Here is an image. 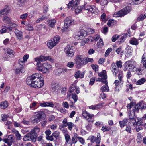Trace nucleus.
Instances as JSON below:
<instances>
[{
	"label": "nucleus",
	"instance_id": "nucleus-1",
	"mask_svg": "<svg viewBox=\"0 0 146 146\" xmlns=\"http://www.w3.org/2000/svg\"><path fill=\"white\" fill-rule=\"evenodd\" d=\"M74 60L76 67L77 68H80L84 65V56L83 55H76Z\"/></svg>",
	"mask_w": 146,
	"mask_h": 146
},
{
	"label": "nucleus",
	"instance_id": "nucleus-2",
	"mask_svg": "<svg viewBox=\"0 0 146 146\" xmlns=\"http://www.w3.org/2000/svg\"><path fill=\"white\" fill-rule=\"evenodd\" d=\"M131 11V8L129 7H127L124 8L122 10L115 13L113 15V17H117L123 16L130 12Z\"/></svg>",
	"mask_w": 146,
	"mask_h": 146
},
{
	"label": "nucleus",
	"instance_id": "nucleus-3",
	"mask_svg": "<svg viewBox=\"0 0 146 146\" xmlns=\"http://www.w3.org/2000/svg\"><path fill=\"white\" fill-rule=\"evenodd\" d=\"M75 23L74 20L70 17H67L64 21L65 27L61 29L62 32L67 31L68 27L71 25H73Z\"/></svg>",
	"mask_w": 146,
	"mask_h": 146
},
{
	"label": "nucleus",
	"instance_id": "nucleus-4",
	"mask_svg": "<svg viewBox=\"0 0 146 146\" xmlns=\"http://www.w3.org/2000/svg\"><path fill=\"white\" fill-rule=\"evenodd\" d=\"M60 39V38L59 36H56L53 38L52 39L48 41L47 43V46L49 48L51 49L58 43Z\"/></svg>",
	"mask_w": 146,
	"mask_h": 146
},
{
	"label": "nucleus",
	"instance_id": "nucleus-5",
	"mask_svg": "<svg viewBox=\"0 0 146 146\" xmlns=\"http://www.w3.org/2000/svg\"><path fill=\"white\" fill-rule=\"evenodd\" d=\"M64 52L66 56L70 58L73 56L75 52L73 47L69 45L67 46L64 48Z\"/></svg>",
	"mask_w": 146,
	"mask_h": 146
},
{
	"label": "nucleus",
	"instance_id": "nucleus-6",
	"mask_svg": "<svg viewBox=\"0 0 146 146\" xmlns=\"http://www.w3.org/2000/svg\"><path fill=\"white\" fill-rule=\"evenodd\" d=\"M84 9L87 11V14L89 16L93 13L96 11V8L94 5H90L87 4H84Z\"/></svg>",
	"mask_w": 146,
	"mask_h": 146
},
{
	"label": "nucleus",
	"instance_id": "nucleus-7",
	"mask_svg": "<svg viewBox=\"0 0 146 146\" xmlns=\"http://www.w3.org/2000/svg\"><path fill=\"white\" fill-rule=\"evenodd\" d=\"M125 67L129 71H134L136 68L137 63L135 61L129 60L125 62Z\"/></svg>",
	"mask_w": 146,
	"mask_h": 146
},
{
	"label": "nucleus",
	"instance_id": "nucleus-8",
	"mask_svg": "<svg viewBox=\"0 0 146 146\" xmlns=\"http://www.w3.org/2000/svg\"><path fill=\"white\" fill-rule=\"evenodd\" d=\"M3 141L5 143L7 144L8 146H11L12 144L14 143L15 138L13 135H10L8 136L7 138L4 139Z\"/></svg>",
	"mask_w": 146,
	"mask_h": 146
},
{
	"label": "nucleus",
	"instance_id": "nucleus-9",
	"mask_svg": "<svg viewBox=\"0 0 146 146\" xmlns=\"http://www.w3.org/2000/svg\"><path fill=\"white\" fill-rule=\"evenodd\" d=\"M39 75L37 74V73H35L33 74L31 76L28 77L26 80V82L27 84L32 86V85L33 84V80L36 79V78L40 77Z\"/></svg>",
	"mask_w": 146,
	"mask_h": 146
},
{
	"label": "nucleus",
	"instance_id": "nucleus-10",
	"mask_svg": "<svg viewBox=\"0 0 146 146\" xmlns=\"http://www.w3.org/2000/svg\"><path fill=\"white\" fill-rule=\"evenodd\" d=\"M67 119L65 118L62 121L63 126L62 127H68V129L71 131L72 130L73 128L75 126L74 123L71 122H67Z\"/></svg>",
	"mask_w": 146,
	"mask_h": 146
},
{
	"label": "nucleus",
	"instance_id": "nucleus-11",
	"mask_svg": "<svg viewBox=\"0 0 146 146\" xmlns=\"http://www.w3.org/2000/svg\"><path fill=\"white\" fill-rule=\"evenodd\" d=\"M35 139V137L34 135L29 133L24 135L23 137V140L25 141L30 140L33 141Z\"/></svg>",
	"mask_w": 146,
	"mask_h": 146
},
{
	"label": "nucleus",
	"instance_id": "nucleus-12",
	"mask_svg": "<svg viewBox=\"0 0 146 146\" xmlns=\"http://www.w3.org/2000/svg\"><path fill=\"white\" fill-rule=\"evenodd\" d=\"M79 4V1L78 0H76L74 2L72 0L70 1L67 5L68 7L69 8L72 7V9L73 7H74V8H75Z\"/></svg>",
	"mask_w": 146,
	"mask_h": 146
},
{
	"label": "nucleus",
	"instance_id": "nucleus-13",
	"mask_svg": "<svg viewBox=\"0 0 146 146\" xmlns=\"http://www.w3.org/2000/svg\"><path fill=\"white\" fill-rule=\"evenodd\" d=\"M15 33L17 39L19 41L22 40L23 38V35L22 32L16 29H15Z\"/></svg>",
	"mask_w": 146,
	"mask_h": 146
},
{
	"label": "nucleus",
	"instance_id": "nucleus-14",
	"mask_svg": "<svg viewBox=\"0 0 146 146\" xmlns=\"http://www.w3.org/2000/svg\"><path fill=\"white\" fill-rule=\"evenodd\" d=\"M110 69L113 73V75L116 76L117 73L119 71V69L118 67H117L115 63H113L112 64L111 66Z\"/></svg>",
	"mask_w": 146,
	"mask_h": 146
},
{
	"label": "nucleus",
	"instance_id": "nucleus-15",
	"mask_svg": "<svg viewBox=\"0 0 146 146\" xmlns=\"http://www.w3.org/2000/svg\"><path fill=\"white\" fill-rule=\"evenodd\" d=\"M39 104L40 106L42 107H53L54 106V104L53 103L50 102H40Z\"/></svg>",
	"mask_w": 146,
	"mask_h": 146
},
{
	"label": "nucleus",
	"instance_id": "nucleus-16",
	"mask_svg": "<svg viewBox=\"0 0 146 146\" xmlns=\"http://www.w3.org/2000/svg\"><path fill=\"white\" fill-rule=\"evenodd\" d=\"M43 67V73L46 72L49 70H52V66L47 63H45L42 64Z\"/></svg>",
	"mask_w": 146,
	"mask_h": 146
},
{
	"label": "nucleus",
	"instance_id": "nucleus-17",
	"mask_svg": "<svg viewBox=\"0 0 146 146\" xmlns=\"http://www.w3.org/2000/svg\"><path fill=\"white\" fill-rule=\"evenodd\" d=\"M40 131V129L39 128L35 127L31 131L29 132L31 134L34 135L35 137V139L36 137L37 136V133Z\"/></svg>",
	"mask_w": 146,
	"mask_h": 146
},
{
	"label": "nucleus",
	"instance_id": "nucleus-18",
	"mask_svg": "<svg viewBox=\"0 0 146 146\" xmlns=\"http://www.w3.org/2000/svg\"><path fill=\"white\" fill-rule=\"evenodd\" d=\"M82 115L84 118L86 119L87 120L89 119L92 118L94 117V115L90 114L86 111H84L83 112Z\"/></svg>",
	"mask_w": 146,
	"mask_h": 146
},
{
	"label": "nucleus",
	"instance_id": "nucleus-19",
	"mask_svg": "<svg viewBox=\"0 0 146 146\" xmlns=\"http://www.w3.org/2000/svg\"><path fill=\"white\" fill-rule=\"evenodd\" d=\"M37 74L39 75V76L40 77H38V78H36V80H33V85H32V87H33L35 88H40L41 86H39V85H38V78H41V75L40 74Z\"/></svg>",
	"mask_w": 146,
	"mask_h": 146
},
{
	"label": "nucleus",
	"instance_id": "nucleus-20",
	"mask_svg": "<svg viewBox=\"0 0 146 146\" xmlns=\"http://www.w3.org/2000/svg\"><path fill=\"white\" fill-rule=\"evenodd\" d=\"M25 70L24 66L19 65L18 67L16 69V73L17 74L20 73H23L25 72Z\"/></svg>",
	"mask_w": 146,
	"mask_h": 146
},
{
	"label": "nucleus",
	"instance_id": "nucleus-21",
	"mask_svg": "<svg viewBox=\"0 0 146 146\" xmlns=\"http://www.w3.org/2000/svg\"><path fill=\"white\" fill-rule=\"evenodd\" d=\"M84 35V34L82 32L79 31L76 34L74 38L76 40H78L83 38Z\"/></svg>",
	"mask_w": 146,
	"mask_h": 146
},
{
	"label": "nucleus",
	"instance_id": "nucleus-22",
	"mask_svg": "<svg viewBox=\"0 0 146 146\" xmlns=\"http://www.w3.org/2000/svg\"><path fill=\"white\" fill-rule=\"evenodd\" d=\"M129 42L130 44L132 45H137L139 44L138 40L135 38H131Z\"/></svg>",
	"mask_w": 146,
	"mask_h": 146
},
{
	"label": "nucleus",
	"instance_id": "nucleus-23",
	"mask_svg": "<svg viewBox=\"0 0 146 146\" xmlns=\"http://www.w3.org/2000/svg\"><path fill=\"white\" fill-rule=\"evenodd\" d=\"M84 75V72L81 74L80 72L78 71L76 73L74 77L76 79H78L79 78H83Z\"/></svg>",
	"mask_w": 146,
	"mask_h": 146
},
{
	"label": "nucleus",
	"instance_id": "nucleus-24",
	"mask_svg": "<svg viewBox=\"0 0 146 146\" xmlns=\"http://www.w3.org/2000/svg\"><path fill=\"white\" fill-rule=\"evenodd\" d=\"M12 131L13 133L15 134L17 140H19L21 139V136L18 131L15 130H13Z\"/></svg>",
	"mask_w": 146,
	"mask_h": 146
},
{
	"label": "nucleus",
	"instance_id": "nucleus-25",
	"mask_svg": "<svg viewBox=\"0 0 146 146\" xmlns=\"http://www.w3.org/2000/svg\"><path fill=\"white\" fill-rule=\"evenodd\" d=\"M8 106V104L7 101H5L0 103V107L1 109H5Z\"/></svg>",
	"mask_w": 146,
	"mask_h": 146
},
{
	"label": "nucleus",
	"instance_id": "nucleus-26",
	"mask_svg": "<svg viewBox=\"0 0 146 146\" xmlns=\"http://www.w3.org/2000/svg\"><path fill=\"white\" fill-rule=\"evenodd\" d=\"M127 120L126 119H124L122 121H120L119 122L120 127H123L125 125H127Z\"/></svg>",
	"mask_w": 146,
	"mask_h": 146
},
{
	"label": "nucleus",
	"instance_id": "nucleus-27",
	"mask_svg": "<svg viewBox=\"0 0 146 146\" xmlns=\"http://www.w3.org/2000/svg\"><path fill=\"white\" fill-rule=\"evenodd\" d=\"M38 102H34L31 104L30 105V108L32 110H35L37 109L38 106H37Z\"/></svg>",
	"mask_w": 146,
	"mask_h": 146
},
{
	"label": "nucleus",
	"instance_id": "nucleus-28",
	"mask_svg": "<svg viewBox=\"0 0 146 146\" xmlns=\"http://www.w3.org/2000/svg\"><path fill=\"white\" fill-rule=\"evenodd\" d=\"M36 115L38 117L40 120L44 119L45 117V114L44 113L43 111H39L37 113Z\"/></svg>",
	"mask_w": 146,
	"mask_h": 146
},
{
	"label": "nucleus",
	"instance_id": "nucleus-29",
	"mask_svg": "<svg viewBox=\"0 0 146 146\" xmlns=\"http://www.w3.org/2000/svg\"><path fill=\"white\" fill-rule=\"evenodd\" d=\"M98 75L99 77H101V78L107 79V75L106 74V71L105 70H103L99 73Z\"/></svg>",
	"mask_w": 146,
	"mask_h": 146
},
{
	"label": "nucleus",
	"instance_id": "nucleus-30",
	"mask_svg": "<svg viewBox=\"0 0 146 146\" xmlns=\"http://www.w3.org/2000/svg\"><path fill=\"white\" fill-rule=\"evenodd\" d=\"M34 117L31 120L34 123H37L41 120L36 114L34 115Z\"/></svg>",
	"mask_w": 146,
	"mask_h": 146
},
{
	"label": "nucleus",
	"instance_id": "nucleus-31",
	"mask_svg": "<svg viewBox=\"0 0 146 146\" xmlns=\"http://www.w3.org/2000/svg\"><path fill=\"white\" fill-rule=\"evenodd\" d=\"M37 69L40 71H42L43 73V67L42 65L40 62H37L36 64Z\"/></svg>",
	"mask_w": 146,
	"mask_h": 146
},
{
	"label": "nucleus",
	"instance_id": "nucleus-32",
	"mask_svg": "<svg viewBox=\"0 0 146 146\" xmlns=\"http://www.w3.org/2000/svg\"><path fill=\"white\" fill-rule=\"evenodd\" d=\"M134 114L135 113H133V114H131V113L129 114V120L131 121V122L133 123V125L135 124V122L136 121V120L134 118Z\"/></svg>",
	"mask_w": 146,
	"mask_h": 146
},
{
	"label": "nucleus",
	"instance_id": "nucleus-33",
	"mask_svg": "<svg viewBox=\"0 0 146 146\" xmlns=\"http://www.w3.org/2000/svg\"><path fill=\"white\" fill-rule=\"evenodd\" d=\"M10 25L8 27V30L10 31H11L12 30V29H14L16 28L17 26V25L16 24L13 23L12 22H11L10 23Z\"/></svg>",
	"mask_w": 146,
	"mask_h": 146
},
{
	"label": "nucleus",
	"instance_id": "nucleus-34",
	"mask_svg": "<svg viewBox=\"0 0 146 146\" xmlns=\"http://www.w3.org/2000/svg\"><path fill=\"white\" fill-rule=\"evenodd\" d=\"M2 20L4 23H9L11 22L10 18L6 16L3 17Z\"/></svg>",
	"mask_w": 146,
	"mask_h": 146
},
{
	"label": "nucleus",
	"instance_id": "nucleus-35",
	"mask_svg": "<svg viewBox=\"0 0 146 146\" xmlns=\"http://www.w3.org/2000/svg\"><path fill=\"white\" fill-rule=\"evenodd\" d=\"M101 92H108L109 91V89L108 85H105L102 86L100 89Z\"/></svg>",
	"mask_w": 146,
	"mask_h": 146
},
{
	"label": "nucleus",
	"instance_id": "nucleus-36",
	"mask_svg": "<svg viewBox=\"0 0 146 146\" xmlns=\"http://www.w3.org/2000/svg\"><path fill=\"white\" fill-rule=\"evenodd\" d=\"M146 81V79L142 78L138 80L136 83L137 85H141L143 84Z\"/></svg>",
	"mask_w": 146,
	"mask_h": 146
},
{
	"label": "nucleus",
	"instance_id": "nucleus-37",
	"mask_svg": "<svg viewBox=\"0 0 146 146\" xmlns=\"http://www.w3.org/2000/svg\"><path fill=\"white\" fill-rule=\"evenodd\" d=\"M118 78L119 80H121V82L123 81V73L122 71H120L118 75Z\"/></svg>",
	"mask_w": 146,
	"mask_h": 146
},
{
	"label": "nucleus",
	"instance_id": "nucleus-38",
	"mask_svg": "<svg viewBox=\"0 0 146 146\" xmlns=\"http://www.w3.org/2000/svg\"><path fill=\"white\" fill-rule=\"evenodd\" d=\"M34 60L35 61L40 62L44 61V56H41L38 57H37L34 58Z\"/></svg>",
	"mask_w": 146,
	"mask_h": 146
},
{
	"label": "nucleus",
	"instance_id": "nucleus-39",
	"mask_svg": "<svg viewBox=\"0 0 146 146\" xmlns=\"http://www.w3.org/2000/svg\"><path fill=\"white\" fill-rule=\"evenodd\" d=\"M56 20L54 19L49 20L48 21L49 25L52 28L54 27V25L56 23Z\"/></svg>",
	"mask_w": 146,
	"mask_h": 146
},
{
	"label": "nucleus",
	"instance_id": "nucleus-40",
	"mask_svg": "<svg viewBox=\"0 0 146 146\" xmlns=\"http://www.w3.org/2000/svg\"><path fill=\"white\" fill-rule=\"evenodd\" d=\"M67 69H62L60 68L56 70V71L55 74L56 75L59 74L63 72H67Z\"/></svg>",
	"mask_w": 146,
	"mask_h": 146
},
{
	"label": "nucleus",
	"instance_id": "nucleus-41",
	"mask_svg": "<svg viewBox=\"0 0 146 146\" xmlns=\"http://www.w3.org/2000/svg\"><path fill=\"white\" fill-rule=\"evenodd\" d=\"M38 84L41 86V87L43 86L44 84V80L43 78L42 77L41 78H38Z\"/></svg>",
	"mask_w": 146,
	"mask_h": 146
},
{
	"label": "nucleus",
	"instance_id": "nucleus-42",
	"mask_svg": "<svg viewBox=\"0 0 146 146\" xmlns=\"http://www.w3.org/2000/svg\"><path fill=\"white\" fill-rule=\"evenodd\" d=\"M146 18V14L144 15L141 14L137 18V20L138 21H142Z\"/></svg>",
	"mask_w": 146,
	"mask_h": 146
},
{
	"label": "nucleus",
	"instance_id": "nucleus-43",
	"mask_svg": "<svg viewBox=\"0 0 146 146\" xmlns=\"http://www.w3.org/2000/svg\"><path fill=\"white\" fill-rule=\"evenodd\" d=\"M7 30H8V27H3L0 30V34H3L7 32Z\"/></svg>",
	"mask_w": 146,
	"mask_h": 146
},
{
	"label": "nucleus",
	"instance_id": "nucleus-44",
	"mask_svg": "<svg viewBox=\"0 0 146 146\" xmlns=\"http://www.w3.org/2000/svg\"><path fill=\"white\" fill-rule=\"evenodd\" d=\"M46 60H48L52 62H53L54 61V59L50 56H44V61Z\"/></svg>",
	"mask_w": 146,
	"mask_h": 146
},
{
	"label": "nucleus",
	"instance_id": "nucleus-45",
	"mask_svg": "<svg viewBox=\"0 0 146 146\" xmlns=\"http://www.w3.org/2000/svg\"><path fill=\"white\" fill-rule=\"evenodd\" d=\"M86 31L87 33L88 34L93 33L95 32L94 30L90 28H87L86 29Z\"/></svg>",
	"mask_w": 146,
	"mask_h": 146
},
{
	"label": "nucleus",
	"instance_id": "nucleus-46",
	"mask_svg": "<svg viewBox=\"0 0 146 146\" xmlns=\"http://www.w3.org/2000/svg\"><path fill=\"white\" fill-rule=\"evenodd\" d=\"M93 61V59L91 58H85L84 57V61L85 63L84 65L86 64L87 63L92 62Z\"/></svg>",
	"mask_w": 146,
	"mask_h": 146
},
{
	"label": "nucleus",
	"instance_id": "nucleus-47",
	"mask_svg": "<svg viewBox=\"0 0 146 146\" xmlns=\"http://www.w3.org/2000/svg\"><path fill=\"white\" fill-rule=\"evenodd\" d=\"M111 129L110 127L107 126H103L102 127L101 130L103 132L108 131Z\"/></svg>",
	"mask_w": 146,
	"mask_h": 146
},
{
	"label": "nucleus",
	"instance_id": "nucleus-48",
	"mask_svg": "<svg viewBox=\"0 0 146 146\" xmlns=\"http://www.w3.org/2000/svg\"><path fill=\"white\" fill-rule=\"evenodd\" d=\"M26 29L29 31H32L33 30V28L32 27L30 24H28L26 25Z\"/></svg>",
	"mask_w": 146,
	"mask_h": 146
},
{
	"label": "nucleus",
	"instance_id": "nucleus-49",
	"mask_svg": "<svg viewBox=\"0 0 146 146\" xmlns=\"http://www.w3.org/2000/svg\"><path fill=\"white\" fill-rule=\"evenodd\" d=\"M72 97L74 100V102H76L78 99V97L77 95L75 93L72 94Z\"/></svg>",
	"mask_w": 146,
	"mask_h": 146
},
{
	"label": "nucleus",
	"instance_id": "nucleus-50",
	"mask_svg": "<svg viewBox=\"0 0 146 146\" xmlns=\"http://www.w3.org/2000/svg\"><path fill=\"white\" fill-rule=\"evenodd\" d=\"M101 136L100 135L99 133H98L97 134V138L96 140V143L99 144L100 142Z\"/></svg>",
	"mask_w": 146,
	"mask_h": 146
},
{
	"label": "nucleus",
	"instance_id": "nucleus-51",
	"mask_svg": "<svg viewBox=\"0 0 146 146\" xmlns=\"http://www.w3.org/2000/svg\"><path fill=\"white\" fill-rule=\"evenodd\" d=\"M52 134L56 139H57L59 136L60 132L58 131H56Z\"/></svg>",
	"mask_w": 146,
	"mask_h": 146
},
{
	"label": "nucleus",
	"instance_id": "nucleus-52",
	"mask_svg": "<svg viewBox=\"0 0 146 146\" xmlns=\"http://www.w3.org/2000/svg\"><path fill=\"white\" fill-rule=\"evenodd\" d=\"M90 140L91 142L92 143H94L95 141L96 142V139L95 136H91L88 138Z\"/></svg>",
	"mask_w": 146,
	"mask_h": 146
},
{
	"label": "nucleus",
	"instance_id": "nucleus-53",
	"mask_svg": "<svg viewBox=\"0 0 146 146\" xmlns=\"http://www.w3.org/2000/svg\"><path fill=\"white\" fill-rule=\"evenodd\" d=\"M2 9L5 14L7 15L10 11V9L8 7H6Z\"/></svg>",
	"mask_w": 146,
	"mask_h": 146
},
{
	"label": "nucleus",
	"instance_id": "nucleus-54",
	"mask_svg": "<svg viewBox=\"0 0 146 146\" xmlns=\"http://www.w3.org/2000/svg\"><path fill=\"white\" fill-rule=\"evenodd\" d=\"M134 108L133 111H138L140 108V106L139 104H136L134 106Z\"/></svg>",
	"mask_w": 146,
	"mask_h": 146
},
{
	"label": "nucleus",
	"instance_id": "nucleus-55",
	"mask_svg": "<svg viewBox=\"0 0 146 146\" xmlns=\"http://www.w3.org/2000/svg\"><path fill=\"white\" fill-rule=\"evenodd\" d=\"M83 7L81 6H78L76 8H75V12L76 13H79L82 10Z\"/></svg>",
	"mask_w": 146,
	"mask_h": 146
},
{
	"label": "nucleus",
	"instance_id": "nucleus-56",
	"mask_svg": "<svg viewBox=\"0 0 146 146\" xmlns=\"http://www.w3.org/2000/svg\"><path fill=\"white\" fill-rule=\"evenodd\" d=\"M123 81H122L121 82V80H116L114 82V83L116 86L120 85V84H123Z\"/></svg>",
	"mask_w": 146,
	"mask_h": 146
},
{
	"label": "nucleus",
	"instance_id": "nucleus-57",
	"mask_svg": "<svg viewBox=\"0 0 146 146\" xmlns=\"http://www.w3.org/2000/svg\"><path fill=\"white\" fill-rule=\"evenodd\" d=\"M65 138L66 140V142L70 141V138L69 135L67 134H65Z\"/></svg>",
	"mask_w": 146,
	"mask_h": 146
},
{
	"label": "nucleus",
	"instance_id": "nucleus-58",
	"mask_svg": "<svg viewBox=\"0 0 146 146\" xmlns=\"http://www.w3.org/2000/svg\"><path fill=\"white\" fill-rule=\"evenodd\" d=\"M25 61L22 58H20L19 60V65L24 66L25 64Z\"/></svg>",
	"mask_w": 146,
	"mask_h": 146
},
{
	"label": "nucleus",
	"instance_id": "nucleus-59",
	"mask_svg": "<svg viewBox=\"0 0 146 146\" xmlns=\"http://www.w3.org/2000/svg\"><path fill=\"white\" fill-rule=\"evenodd\" d=\"M119 37V35H115L112 38V41L113 42H115Z\"/></svg>",
	"mask_w": 146,
	"mask_h": 146
},
{
	"label": "nucleus",
	"instance_id": "nucleus-60",
	"mask_svg": "<svg viewBox=\"0 0 146 146\" xmlns=\"http://www.w3.org/2000/svg\"><path fill=\"white\" fill-rule=\"evenodd\" d=\"M28 16V14L27 13L23 14L20 15V18L21 19H25Z\"/></svg>",
	"mask_w": 146,
	"mask_h": 146
},
{
	"label": "nucleus",
	"instance_id": "nucleus-61",
	"mask_svg": "<svg viewBox=\"0 0 146 146\" xmlns=\"http://www.w3.org/2000/svg\"><path fill=\"white\" fill-rule=\"evenodd\" d=\"M7 54L11 55H13L14 54V52L13 51L10 49H7Z\"/></svg>",
	"mask_w": 146,
	"mask_h": 146
},
{
	"label": "nucleus",
	"instance_id": "nucleus-62",
	"mask_svg": "<svg viewBox=\"0 0 146 146\" xmlns=\"http://www.w3.org/2000/svg\"><path fill=\"white\" fill-rule=\"evenodd\" d=\"M112 49L111 48H108L106 51L105 54V56L107 57L110 53V52L111 51Z\"/></svg>",
	"mask_w": 146,
	"mask_h": 146
},
{
	"label": "nucleus",
	"instance_id": "nucleus-63",
	"mask_svg": "<svg viewBox=\"0 0 146 146\" xmlns=\"http://www.w3.org/2000/svg\"><path fill=\"white\" fill-rule=\"evenodd\" d=\"M146 62V53L144 54L142 57L141 63H142Z\"/></svg>",
	"mask_w": 146,
	"mask_h": 146
},
{
	"label": "nucleus",
	"instance_id": "nucleus-64",
	"mask_svg": "<svg viewBox=\"0 0 146 146\" xmlns=\"http://www.w3.org/2000/svg\"><path fill=\"white\" fill-rule=\"evenodd\" d=\"M122 62L121 61H117L116 62V64L118 68H121L122 67Z\"/></svg>",
	"mask_w": 146,
	"mask_h": 146
}]
</instances>
